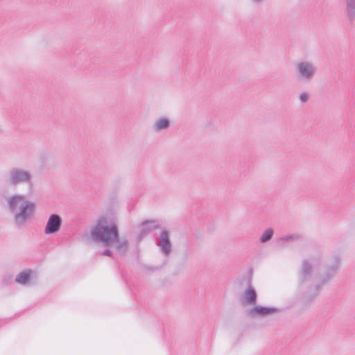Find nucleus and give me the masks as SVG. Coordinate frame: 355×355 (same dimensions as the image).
Returning a JSON list of instances; mask_svg holds the SVG:
<instances>
[{
    "mask_svg": "<svg viewBox=\"0 0 355 355\" xmlns=\"http://www.w3.org/2000/svg\"><path fill=\"white\" fill-rule=\"evenodd\" d=\"M34 274L35 272L31 269L24 270L16 276L15 282L21 285H28Z\"/></svg>",
    "mask_w": 355,
    "mask_h": 355,
    "instance_id": "9b49d317",
    "label": "nucleus"
},
{
    "mask_svg": "<svg viewBox=\"0 0 355 355\" xmlns=\"http://www.w3.org/2000/svg\"><path fill=\"white\" fill-rule=\"evenodd\" d=\"M299 98H300V101L302 103H306L309 101V95L306 92H303V93H301L300 94Z\"/></svg>",
    "mask_w": 355,
    "mask_h": 355,
    "instance_id": "a211bd4d",
    "label": "nucleus"
},
{
    "mask_svg": "<svg viewBox=\"0 0 355 355\" xmlns=\"http://www.w3.org/2000/svg\"><path fill=\"white\" fill-rule=\"evenodd\" d=\"M295 73L302 82H310L316 75L317 67L311 61L302 60L295 64Z\"/></svg>",
    "mask_w": 355,
    "mask_h": 355,
    "instance_id": "423d86ee",
    "label": "nucleus"
},
{
    "mask_svg": "<svg viewBox=\"0 0 355 355\" xmlns=\"http://www.w3.org/2000/svg\"><path fill=\"white\" fill-rule=\"evenodd\" d=\"M117 232L116 225L103 216L91 228L89 236L94 242L105 247H113V241L117 239Z\"/></svg>",
    "mask_w": 355,
    "mask_h": 355,
    "instance_id": "f03ea898",
    "label": "nucleus"
},
{
    "mask_svg": "<svg viewBox=\"0 0 355 355\" xmlns=\"http://www.w3.org/2000/svg\"><path fill=\"white\" fill-rule=\"evenodd\" d=\"M103 255L104 256H107V257H111L112 256V252L109 249H107L105 250L103 252Z\"/></svg>",
    "mask_w": 355,
    "mask_h": 355,
    "instance_id": "aec40b11",
    "label": "nucleus"
},
{
    "mask_svg": "<svg viewBox=\"0 0 355 355\" xmlns=\"http://www.w3.org/2000/svg\"><path fill=\"white\" fill-rule=\"evenodd\" d=\"M158 246L161 252L166 256L171 252V243L169 239L168 232L166 230L163 231L159 238Z\"/></svg>",
    "mask_w": 355,
    "mask_h": 355,
    "instance_id": "1a4fd4ad",
    "label": "nucleus"
},
{
    "mask_svg": "<svg viewBox=\"0 0 355 355\" xmlns=\"http://www.w3.org/2000/svg\"><path fill=\"white\" fill-rule=\"evenodd\" d=\"M170 124L171 122L168 118L162 117L155 121L153 128L155 132H160L169 128Z\"/></svg>",
    "mask_w": 355,
    "mask_h": 355,
    "instance_id": "2eb2a0df",
    "label": "nucleus"
},
{
    "mask_svg": "<svg viewBox=\"0 0 355 355\" xmlns=\"http://www.w3.org/2000/svg\"><path fill=\"white\" fill-rule=\"evenodd\" d=\"M323 262V254L317 252L312 255L309 259H305L302 263L299 279L301 283L309 281L314 271H317Z\"/></svg>",
    "mask_w": 355,
    "mask_h": 355,
    "instance_id": "39448f33",
    "label": "nucleus"
},
{
    "mask_svg": "<svg viewBox=\"0 0 355 355\" xmlns=\"http://www.w3.org/2000/svg\"><path fill=\"white\" fill-rule=\"evenodd\" d=\"M6 202L14 224L18 228L24 227L35 214L36 204L28 200L25 195H11L6 198Z\"/></svg>",
    "mask_w": 355,
    "mask_h": 355,
    "instance_id": "f257e3e1",
    "label": "nucleus"
},
{
    "mask_svg": "<svg viewBox=\"0 0 355 355\" xmlns=\"http://www.w3.org/2000/svg\"><path fill=\"white\" fill-rule=\"evenodd\" d=\"M300 239V236L297 234L287 235L281 237L278 241V244L280 246H284L286 243L293 242Z\"/></svg>",
    "mask_w": 355,
    "mask_h": 355,
    "instance_id": "dca6fc26",
    "label": "nucleus"
},
{
    "mask_svg": "<svg viewBox=\"0 0 355 355\" xmlns=\"http://www.w3.org/2000/svg\"><path fill=\"white\" fill-rule=\"evenodd\" d=\"M244 296L243 302L245 304L254 305L257 303V293L251 286H249L245 291Z\"/></svg>",
    "mask_w": 355,
    "mask_h": 355,
    "instance_id": "f8f14e48",
    "label": "nucleus"
},
{
    "mask_svg": "<svg viewBox=\"0 0 355 355\" xmlns=\"http://www.w3.org/2000/svg\"><path fill=\"white\" fill-rule=\"evenodd\" d=\"M278 311L279 309L275 307L269 308L257 305L249 310V315L263 317Z\"/></svg>",
    "mask_w": 355,
    "mask_h": 355,
    "instance_id": "9d476101",
    "label": "nucleus"
},
{
    "mask_svg": "<svg viewBox=\"0 0 355 355\" xmlns=\"http://www.w3.org/2000/svg\"><path fill=\"white\" fill-rule=\"evenodd\" d=\"M62 218L56 214H51L46 222L44 233L47 235L57 233L62 226Z\"/></svg>",
    "mask_w": 355,
    "mask_h": 355,
    "instance_id": "0eeeda50",
    "label": "nucleus"
},
{
    "mask_svg": "<svg viewBox=\"0 0 355 355\" xmlns=\"http://www.w3.org/2000/svg\"><path fill=\"white\" fill-rule=\"evenodd\" d=\"M340 266V257L338 254L332 256L329 260L325 271L320 276V284L315 286L313 289H310L307 293L304 300L307 302H311L320 293L321 286L327 284L331 279H333L337 272L338 271Z\"/></svg>",
    "mask_w": 355,
    "mask_h": 355,
    "instance_id": "7ed1b4c3",
    "label": "nucleus"
},
{
    "mask_svg": "<svg viewBox=\"0 0 355 355\" xmlns=\"http://www.w3.org/2000/svg\"><path fill=\"white\" fill-rule=\"evenodd\" d=\"M273 234L274 232L271 228L266 230L261 235L259 241L262 243L268 242L272 239Z\"/></svg>",
    "mask_w": 355,
    "mask_h": 355,
    "instance_id": "f3484780",
    "label": "nucleus"
},
{
    "mask_svg": "<svg viewBox=\"0 0 355 355\" xmlns=\"http://www.w3.org/2000/svg\"><path fill=\"white\" fill-rule=\"evenodd\" d=\"M266 0H250L251 3L255 5H259L263 3Z\"/></svg>",
    "mask_w": 355,
    "mask_h": 355,
    "instance_id": "6ab92c4d",
    "label": "nucleus"
},
{
    "mask_svg": "<svg viewBox=\"0 0 355 355\" xmlns=\"http://www.w3.org/2000/svg\"><path fill=\"white\" fill-rule=\"evenodd\" d=\"M159 227V223L157 220H146L139 227L137 241H140L147 234L153 232Z\"/></svg>",
    "mask_w": 355,
    "mask_h": 355,
    "instance_id": "6e6552de",
    "label": "nucleus"
},
{
    "mask_svg": "<svg viewBox=\"0 0 355 355\" xmlns=\"http://www.w3.org/2000/svg\"><path fill=\"white\" fill-rule=\"evenodd\" d=\"M113 246L122 254H124L128 250V241L125 239H120L119 231L117 232V239L113 241Z\"/></svg>",
    "mask_w": 355,
    "mask_h": 355,
    "instance_id": "ddd939ff",
    "label": "nucleus"
},
{
    "mask_svg": "<svg viewBox=\"0 0 355 355\" xmlns=\"http://www.w3.org/2000/svg\"><path fill=\"white\" fill-rule=\"evenodd\" d=\"M6 181L12 187H17L20 185L33 187V177L31 172L17 166H14L9 169L6 176Z\"/></svg>",
    "mask_w": 355,
    "mask_h": 355,
    "instance_id": "20e7f679",
    "label": "nucleus"
},
{
    "mask_svg": "<svg viewBox=\"0 0 355 355\" xmlns=\"http://www.w3.org/2000/svg\"><path fill=\"white\" fill-rule=\"evenodd\" d=\"M345 13L350 21L355 19V0H345Z\"/></svg>",
    "mask_w": 355,
    "mask_h": 355,
    "instance_id": "4468645a",
    "label": "nucleus"
}]
</instances>
